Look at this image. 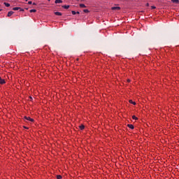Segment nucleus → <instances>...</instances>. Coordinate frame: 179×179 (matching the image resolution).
Masks as SVG:
<instances>
[{
  "label": "nucleus",
  "instance_id": "nucleus-1",
  "mask_svg": "<svg viewBox=\"0 0 179 179\" xmlns=\"http://www.w3.org/2000/svg\"><path fill=\"white\" fill-rule=\"evenodd\" d=\"M24 120H27V121H30L31 122H34V119L31 118L30 117L24 116Z\"/></svg>",
  "mask_w": 179,
  "mask_h": 179
},
{
  "label": "nucleus",
  "instance_id": "nucleus-24",
  "mask_svg": "<svg viewBox=\"0 0 179 179\" xmlns=\"http://www.w3.org/2000/svg\"><path fill=\"white\" fill-rule=\"evenodd\" d=\"M33 5H36V3H33Z\"/></svg>",
  "mask_w": 179,
  "mask_h": 179
},
{
  "label": "nucleus",
  "instance_id": "nucleus-4",
  "mask_svg": "<svg viewBox=\"0 0 179 179\" xmlns=\"http://www.w3.org/2000/svg\"><path fill=\"white\" fill-rule=\"evenodd\" d=\"M6 82H5V80L4 79H2L1 77H0V85H5Z\"/></svg>",
  "mask_w": 179,
  "mask_h": 179
},
{
  "label": "nucleus",
  "instance_id": "nucleus-8",
  "mask_svg": "<svg viewBox=\"0 0 179 179\" xmlns=\"http://www.w3.org/2000/svg\"><path fill=\"white\" fill-rule=\"evenodd\" d=\"M30 13H35V12H37V10L36 9H31L29 10Z\"/></svg>",
  "mask_w": 179,
  "mask_h": 179
},
{
  "label": "nucleus",
  "instance_id": "nucleus-25",
  "mask_svg": "<svg viewBox=\"0 0 179 179\" xmlns=\"http://www.w3.org/2000/svg\"><path fill=\"white\" fill-rule=\"evenodd\" d=\"M1 10H2V9L0 8V12H1Z\"/></svg>",
  "mask_w": 179,
  "mask_h": 179
},
{
  "label": "nucleus",
  "instance_id": "nucleus-16",
  "mask_svg": "<svg viewBox=\"0 0 179 179\" xmlns=\"http://www.w3.org/2000/svg\"><path fill=\"white\" fill-rule=\"evenodd\" d=\"M57 179H62V176L61 175H57Z\"/></svg>",
  "mask_w": 179,
  "mask_h": 179
},
{
  "label": "nucleus",
  "instance_id": "nucleus-13",
  "mask_svg": "<svg viewBox=\"0 0 179 179\" xmlns=\"http://www.w3.org/2000/svg\"><path fill=\"white\" fill-rule=\"evenodd\" d=\"M80 8H86V5H85L83 3H80Z\"/></svg>",
  "mask_w": 179,
  "mask_h": 179
},
{
  "label": "nucleus",
  "instance_id": "nucleus-10",
  "mask_svg": "<svg viewBox=\"0 0 179 179\" xmlns=\"http://www.w3.org/2000/svg\"><path fill=\"white\" fill-rule=\"evenodd\" d=\"M171 2H173V3H179L178 0H171Z\"/></svg>",
  "mask_w": 179,
  "mask_h": 179
},
{
  "label": "nucleus",
  "instance_id": "nucleus-5",
  "mask_svg": "<svg viewBox=\"0 0 179 179\" xmlns=\"http://www.w3.org/2000/svg\"><path fill=\"white\" fill-rule=\"evenodd\" d=\"M13 11H9L8 13V15H7V16L8 17H10V16H12V15H13Z\"/></svg>",
  "mask_w": 179,
  "mask_h": 179
},
{
  "label": "nucleus",
  "instance_id": "nucleus-11",
  "mask_svg": "<svg viewBox=\"0 0 179 179\" xmlns=\"http://www.w3.org/2000/svg\"><path fill=\"white\" fill-rule=\"evenodd\" d=\"M55 3H62V0H55Z\"/></svg>",
  "mask_w": 179,
  "mask_h": 179
},
{
  "label": "nucleus",
  "instance_id": "nucleus-18",
  "mask_svg": "<svg viewBox=\"0 0 179 179\" xmlns=\"http://www.w3.org/2000/svg\"><path fill=\"white\" fill-rule=\"evenodd\" d=\"M132 118H133V120H138V117H136V116H135V115H133Z\"/></svg>",
  "mask_w": 179,
  "mask_h": 179
},
{
  "label": "nucleus",
  "instance_id": "nucleus-20",
  "mask_svg": "<svg viewBox=\"0 0 179 179\" xmlns=\"http://www.w3.org/2000/svg\"><path fill=\"white\" fill-rule=\"evenodd\" d=\"M151 9H156V6H151Z\"/></svg>",
  "mask_w": 179,
  "mask_h": 179
},
{
  "label": "nucleus",
  "instance_id": "nucleus-19",
  "mask_svg": "<svg viewBox=\"0 0 179 179\" xmlns=\"http://www.w3.org/2000/svg\"><path fill=\"white\" fill-rule=\"evenodd\" d=\"M71 13H72V15H76V11L73 10V11H71Z\"/></svg>",
  "mask_w": 179,
  "mask_h": 179
},
{
  "label": "nucleus",
  "instance_id": "nucleus-21",
  "mask_svg": "<svg viewBox=\"0 0 179 179\" xmlns=\"http://www.w3.org/2000/svg\"><path fill=\"white\" fill-rule=\"evenodd\" d=\"M32 2L31 1H28V5H31Z\"/></svg>",
  "mask_w": 179,
  "mask_h": 179
},
{
  "label": "nucleus",
  "instance_id": "nucleus-15",
  "mask_svg": "<svg viewBox=\"0 0 179 179\" xmlns=\"http://www.w3.org/2000/svg\"><path fill=\"white\" fill-rule=\"evenodd\" d=\"M5 6H6L7 8H9V6H10V4L8 3H4Z\"/></svg>",
  "mask_w": 179,
  "mask_h": 179
},
{
  "label": "nucleus",
  "instance_id": "nucleus-3",
  "mask_svg": "<svg viewBox=\"0 0 179 179\" xmlns=\"http://www.w3.org/2000/svg\"><path fill=\"white\" fill-rule=\"evenodd\" d=\"M112 10H120L121 8L120 6H115L111 8Z\"/></svg>",
  "mask_w": 179,
  "mask_h": 179
},
{
  "label": "nucleus",
  "instance_id": "nucleus-17",
  "mask_svg": "<svg viewBox=\"0 0 179 179\" xmlns=\"http://www.w3.org/2000/svg\"><path fill=\"white\" fill-rule=\"evenodd\" d=\"M64 9H69V6H63Z\"/></svg>",
  "mask_w": 179,
  "mask_h": 179
},
{
  "label": "nucleus",
  "instance_id": "nucleus-7",
  "mask_svg": "<svg viewBox=\"0 0 179 179\" xmlns=\"http://www.w3.org/2000/svg\"><path fill=\"white\" fill-rule=\"evenodd\" d=\"M128 128H129L130 129H134V127L133 126V124H127Z\"/></svg>",
  "mask_w": 179,
  "mask_h": 179
},
{
  "label": "nucleus",
  "instance_id": "nucleus-23",
  "mask_svg": "<svg viewBox=\"0 0 179 179\" xmlns=\"http://www.w3.org/2000/svg\"><path fill=\"white\" fill-rule=\"evenodd\" d=\"M24 128H25L26 129H28V128H27V127H24Z\"/></svg>",
  "mask_w": 179,
  "mask_h": 179
},
{
  "label": "nucleus",
  "instance_id": "nucleus-14",
  "mask_svg": "<svg viewBox=\"0 0 179 179\" xmlns=\"http://www.w3.org/2000/svg\"><path fill=\"white\" fill-rule=\"evenodd\" d=\"M89 12H90L89 10H87V9H84L83 10V13H89Z\"/></svg>",
  "mask_w": 179,
  "mask_h": 179
},
{
  "label": "nucleus",
  "instance_id": "nucleus-2",
  "mask_svg": "<svg viewBox=\"0 0 179 179\" xmlns=\"http://www.w3.org/2000/svg\"><path fill=\"white\" fill-rule=\"evenodd\" d=\"M20 10V12H23V9H22L20 7H14L13 8V10Z\"/></svg>",
  "mask_w": 179,
  "mask_h": 179
},
{
  "label": "nucleus",
  "instance_id": "nucleus-6",
  "mask_svg": "<svg viewBox=\"0 0 179 179\" xmlns=\"http://www.w3.org/2000/svg\"><path fill=\"white\" fill-rule=\"evenodd\" d=\"M55 15H56L57 16H62V13L60 12H55Z\"/></svg>",
  "mask_w": 179,
  "mask_h": 179
},
{
  "label": "nucleus",
  "instance_id": "nucleus-22",
  "mask_svg": "<svg viewBox=\"0 0 179 179\" xmlns=\"http://www.w3.org/2000/svg\"><path fill=\"white\" fill-rule=\"evenodd\" d=\"M76 13L77 15H80V13L79 11L76 12Z\"/></svg>",
  "mask_w": 179,
  "mask_h": 179
},
{
  "label": "nucleus",
  "instance_id": "nucleus-9",
  "mask_svg": "<svg viewBox=\"0 0 179 179\" xmlns=\"http://www.w3.org/2000/svg\"><path fill=\"white\" fill-rule=\"evenodd\" d=\"M129 102L131 103V104H134V106H135L136 104V103L135 101H133L132 100H129Z\"/></svg>",
  "mask_w": 179,
  "mask_h": 179
},
{
  "label": "nucleus",
  "instance_id": "nucleus-12",
  "mask_svg": "<svg viewBox=\"0 0 179 179\" xmlns=\"http://www.w3.org/2000/svg\"><path fill=\"white\" fill-rule=\"evenodd\" d=\"M80 129H81V131H83V129H85V125H83V124L80 125Z\"/></svg>",
  "mask_w": 179,
  "mask_h": 179
}]
</instances>
